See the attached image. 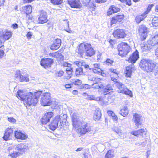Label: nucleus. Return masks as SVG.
Returning a JSON list of instances; mask_svg holds the SVG:
<instances>
[{"mask_svg": "<svg viewBox=\"0 0 158 158\" xmlns=\"http://www.w3.org/2000/svg\"><path fill=\"white\" fill-rule=\"evenodd\" d=\"M78 53L83 57L84 53L86 57H90L95 54V52L91 45L88 43L81 44L78 47Z\"/></svg>", "mask_w": 158, "mask_h": 158, "instance_id": "nucleus-1", "label": "nucleus"}, {"mask_svg": "<svg viewBox=\"0 0 158 158\" xmlns=\"http://www.w3.org/2000/svg\"><path fill=\"white\" fill-rule=\"evenodd\" d=\"M60 118V115H57L53 118L51 124L49 125V128L52 131H54L58 126H64L66 125V114H64Z\"/></svg>", "mask_w": 158, "mask_h": 158, "instance_id": "nucleus-2", "label": "nucleus"}, {"mask_svg": "<svg viewBox=\"0 0 158 158\" xmlns=\"http://www.w3.org/2000/svg\"><path fill=\"white\" fill-rule=\"evenodd\" d=\"M139 66L144 72L150 73L153 71L156 66V63L151 60L143 59L140 61Z\"/></svg>", "mask_w": 158, "mask_h": 158, "instance_id": "nucleus-3", "label": "nucleus"}, {"mask_svg": "<svg viewBox=\"0 0 158 158\" xmlns=\"http://www.w3.org/2000/svg\"><path fill=\"white\" fill-rule=\"evenodd\" d=\"M32 96V93L29 92L26 95H25L23 91L21 90H19L18 91L16 95L17 97L19 99L24 101V103L26 104L25 105H26V107L27 106H30L31 105V102L29 100L31 101V98Z\"/></svg>", "mask_w": 158, "mask_h": 158, "instance_id": "nucleus-4", "label": "nucleus"}, {"mask_svg": "<svg viewBox=\"0 0 158 158\" xmlns=\"http://www.w3.org/2000/svg\"><path fill=\"white\" fill-rule=\"evenodd\" d=\"M118 55L122 57L126 56L130 51L131 48L128 44L124 42L119 44L118 46Z\"/></svg>", "mask_w": 158, "mask_h": 158, "instance_id": "nucleus-5", "label": "nucleus"}, {"mask_svg": "<svg viewBox=\"0 0 158 158\" xmlns=\"http://www.w3.org/2000/svg\"><path fill=\"white\" fill-rule=\"evenodd\" d=\"M28 149V146L22 143L18 144L15 148V150L18 152L9 153L10 155L12 158H15L19 155L21 152L26 151Z\"/></svg>", "mask_w": 158, "mask_h": 158, "instance_id": "nucleus-6", "label": "nucleus"}, {"mask_svg": "<svg viewBox=\"0 0 158 158\" xmlns=\"http://www.w3.org/2000/svg\"><path fill=\"white\" fill-rule=\"evenodd\" d=\"M115 86L118 89L117 90L118 93L124 94L129 96L131 97L133 96L132 92L128 89L122 83L120 82H117L115 83Z\"/></svg>", "mask_w": 158, "mask_h": 158, "instance_id": "nucleus-7", "label": "nucleus"}, {"mask_svg": "<svg viewBox=\"0 0 158 158\" xmlns=\"http://www.w3.org/2000/svg\"><path fill=\"white\" fill-rule=\"evenodd\" d=\"M40 103L44 106H50L52 104L51 94L49 93L44 94L41 96Z\"/></svg>", "mask_w": 158, "mask_h": 158, "instance_id": "nucleus-8", "label": "nucleus"}, {"mask_svg": "<svg viewBox=\"0 0 158 158\" xmlns=\"http://www.w3.org/2000/svg\"><path fill=\"white\" fill-rule=\"evenodd\" d=\"M15 77L17 80H19L20 82H28L29 81L27 75L23 74L21 73L20 71L17 70L15 73Z\"/></svg>", "mask_w": 158, "mask_h": 158, "instance_id": "nucleus-9", "label": "nucleus"}, {"mask_svg": "<svg viewBox=\"0 0 158 158\" xmlns=\"http://www.w3.org/2000/svg\"><path fill=\"white\" fill-rule=\"evenodd\" d=\"M91 130V128L89 124L86 123L85 124H82L77 129L78 131L81 134H85L87 132H89Z\"/></svg>", "mask_w": 158, "mask_h": 158, "instance_id": "nucleus-10", "label": "nucleus"}, {"mask_svg": "<svg viewBox=\"0 0 158 158\" xmlns=\"http://www.w3.org/2000/svg\"><path fill=\"white\" fill-rule=\"evenodd\" d=\"M113 34L114 37L117 39L124 38L126 34L124 31L122 29H116L114 30Z\"/></svg>", "mask_w": 158, "mask_h": 158, "instance_id": "nucleus-11", "label": "nucleus"}, {"mask_svg": "<svg viewBox=\"0 0 158 158\" xmlns=\"http://www.w3.org/2000/svg\"><path fill=\"white\" fill-rule=\"evenodd\" d=\"M53 113L52 112H47L43 116L41 120L42 124H46L50 121V118L53 116Z\"/></svg>", "mask_w": 158, "mask_h": 158, "instance_id": "nucleus-12", "label": "nucleus"}, {"mask_svg": "<svg viewBox=\"0 0 158 158\" xmlns=\"http://www.w3.org/2000/svg\"><path fill=\"white\" fill-rule=\"evenodd\" d=\"M53 63V60L50 58L42 59L41 60L40 64L44 68L47 69L51 67Z\"/></svg>", "mask_w": 158, "mask_h": 158, "instance_id": "nucleus-13", "label": "nucleus"}, {"mask_svg": "<svg viewBox=\"0 0 158 158\" xmlns=\"http://www.w3.org/2000/svg\"><path fill=\"white\" fill-rule=\"evenodd\" d=\"M42 94V91H39L35 93L33 96L32 95L31 98V106H34L36 105L38 102V98ZM29 101H30V100Z\"/></svg>", "mask_w": 158, "mask_h": 158, "instance_id": "nucleus-14", "label": "nucleus"}, {"mask_svg": "<svg viewBox=\"0 0 158 158\" xmlns=\"http://www.w3.org/2000/svg\"><path fill=\"white\" fill-rule=\"evenodd\" d=\"M13 131V128H7L5 131L2 137L4 140L7 141L10 140L11 139Z\"/></svg>", "mask_w": 158, "mask_h": 158, "instance_id": "nucleus-15", "label": "nucleus"}, {"mask_svg": "<svg viewBox=\"0 0 158 158\" xmlns=\"http://www.w3.org/2000/svg\"><path fill=\"white\" fill-rule=\"evenodd\" d=\"M147 27L144 25H141L139 26L138 29V31L140 35L143 38L142 40H145L147 37Z\"/></svg>", "mask_w": 158, "mask_h": 158, "instance_id": "nucleus-16", "label": "nucleus"}, {"mask_svg": "<svg viewBox=\"0 0 158 158\" xmlns=\"http://www.w3.org/2000/svg\"><path fill=\"white\" fill-rule=\"evenodd\" d=\"M149 11L147 10L141 15H136L135 19V21L137 24H139L147 16V15Z\"/></svg>", "mask_w": 158, "mask_h": 158, "instance_id": "nucleus-17", "label": "nucleus"}, {"mask_svg": "<svg viewBox=\"0 0 158 158\" xmlns=\"http://www.w3.org/2000/svg\"><path fill=\"white\" fill-rule=\"evenodd\" d=\"M47 16V14L46 12L43 10L42 11L38 18L39 23H47L48 21Z\"/></svg>", "mask_w": 158, "mask_h": 158, "instance_id": "nucleus-18", "label": "nucleus"}, {"mask_svg": "<svg viewBox=\"0 0 158 158\" xmlns=\"http://www.w3.org/2000/svg\"><path fill=\"white\" fill-rule=\"evenodd\" d=\"M141 116L139 114H135L133 115V120L135 123V125L137 127H140L142 125V123L141 121Z\"/></svg>", "mask_w": 158, "mask_h": 158, "instance_id": "nucleus-19", "label": "nucleus"}, {"mask_svg": "<svg viewBox=\"0 0 158 158\" xmlns=\"http://www.w3.org/2000/svg\"><path fill=\"white\" fill-rule=\"evenodd\" d=\"M14 133L15 137L18 139L25 140L27 137V136L26 134L19 130L15 131Z\"/></svg>", "mask_w": 158, "mask_h": 158, "instance_id": "nucleus-20", "label": "nucleus"}, {"mask_svg": "<svg viewBox=\"0 0 158 158\" xmlns=\"http://www.w3.org/2000/svg\"><path fill=\"white\" fill-rule=\"evenodd\" d=\"M139 58V52L137 51H136L130 56L128 61L129 62L134 64L136 62Z\"/></svg>", "mask_w": 158, "mask_h": 158, "instance_id": "nucleus-21", "label": "nucleus"}, {"mask_svg": "<svg viewBox=\"0 0 158 158\" xmlns=\"http://www.w3.org/2000/svg\"><path fill=\"white\" fill-rule=\"evenodd\" d=\"M68 3L72 8H80L81 7L79 0H68Z\"/></svg>", "mask_w": 158, "mask_h": 158, "instance_id": "nucleus-22", "label": "nucleus"}, {"mask_svg": "<svg viewBox=\"0 0 158 158\" xmlns=\"http://www.w3.org/2000/svg\"><path fill=\"white\" fill-rule=\"evenodd\" d=\"M61 44V40L59 39H56L51 46L50 49L52 50H56L60 47Z\"/></svg>", "mask_w": 158, "mask_h": 158, "instance_id": "nucleus-23", "label": "nucleus"}, {"mask_svg": "<svg viewBox=\"0 0 158 158\" xmlns=\"http://www.w3.org/2000/svg\"><path fill=\"white\" fill-rule=\"evenodd\" d=\"M148 43L152 46L158 45V34H156L152 39L148 41Z\"/></svg>", "mask_w": 158, "mask_h": 158, "instance_id": "nucleus-24", "label": "nucleus"}, {"mask_svg": "<svg viewBox=\"0 0 158 158\" xmlns=\"http://www.w3.org/2000/svg\"><path fill=\"white\" fill-rule=\"evenodd\" d=\"M124 18V16L123 15H118L113 17L111 21V24L121 22Z\"/></svg>", "mask_w": 158, "mask_h": 158, "instance_id": "nucleus-25", "label": "nucleus"}, {"mask_svg": "<svg viewBox=\"0 0 158 158\" xmlns=\"http://www.w3.org/2000/svg\"><path fill=\"white\" fill-rule=\"evenodd\" d=\"M83 95L84 96H87V98L90 100L102 101L103 100V97L102 96L96 97L94 95H88L86 93H83Z\"/></svg>", "mask_w": 158, "mask_h": 158, "instance_id": "nucleus-26", "label": "nucleus"}, {"mask_svg": "<svg viewBox=\"0 0 158 158\" xmlns=\"http://www.w3.org/2000/svg\"><path fill=\"white\" fill-rule=\"evenodd\" d=\"M72 122L73 127L77 129L82 124V123L79 118H75L74 117L72 118Z\"/></svg>", "mask_w": 158, "mask_h": 158, "instance_id": "nucleus-27", "label": "nucleus"}, {"mask_svg": "<svg viewBox=\"0 0 158 158\" xmlns=\"http://www.w3.org/2000/svg\"><path fill=\"white\" fill-rule=\"evenodd\" d=\"M135 68L133 67V65H131L126 67V70L125 71L126 77H131L132 73L135 70Z\"/></svg>", "mask_w": 158, "mask_h": 158, "instance_id": "nucleus-28", "label": "nucleus"}, {"mask_svg": "<svg viewBox=\"0 0 158 158\" xmlns=\"http://www.w3.org/2000/svg\"><path fill=\"white\" fill-rule=\"evenodd\" d=\"M120 9L114 5L111 6L108 10L107 14L110 15L113 13H116L119 11Z\"/></svg>", "mask_w": 158, "mask_h": 158, "instance_id": "nucleus-29", "label": "nucleus"}, {"mask_svg": "<svg viewBox=\"0 0 158 158\" xmlns=\"http://www.w3.org/2000/svg\"><path fill=\"white\" fill-rule=\"evenodd\" d=\"M101 112L100 110L96 109L94 113L93 116L94 119L96 121L100 120L101 117Z\"/></svg>", "mask_w": 158, "mask_h": 158, "instance_id": "nucleus-30", "label": "nucleus"}, {"mask_svg": "<svg viewBox=\"0 0 158 158\" xmlns=\"http://www.w3.org/2000/svg\"><path fill=\"white\" fill-rule=\"evenodd\" d=\"M73 64L75 65L78 66H84V68L86 69H88L89 68L88 65L86 64L85 63L83 60L77 61L74 62Z\"/></svg>", "mask_w": 158, "mask_h": 158, "instance_id": "nucleus-31", "label": "nucleus"}, {"mask_svg": "<svg viewBox=\"0 0 158 158\" xmlns=\"http://www.w3.org/2000/svg\"><path fill=\"white\" fill-rule=\"evenodd\" d=\"M23 12L26 14L27 16L30 14L32 12V7L30 5H27L23 7Z\"/></svg>", "mask_w": 158, "mask_h": 158, "instance_id": "nucleus-32", "label": "nucleus"}, {"mask_svg": "<svg viewBox=\"0 0 158 158\" xmlns=\"http://www.w3.org/2000/svg\"><path fill=\"white\" fill-rule=\"evenodd\" d=\"M92 87L95 88L103 89L105 87V84L102 83H94L92 85Z\"/></svg>", "mask_w": 158, "mask_h": 158, "instance_id": "nucleus-33", "label": "nucleus"}, {"mask_svg": "<svg viewBox=\"0 0 158 158\" xmlns=\"http://www.w3.org/2000/svg\"><path fill=\"white\" fill-rule=\"evenodd\" d=\"M152 24L154 27H158V17H155L152 19Z\"/></svg>", "mask_w": 158, "mask_h": 158, "instance_id": "nucleus-34", "label": "nucleus"}, {"mask_svg": "<svg viewBox=\"0 0 158 158\" xmlns=\"http://www.w3.org/2000/svg\"><path fill=\"white\" fill-rule=\"evenodd\" d=\"M12 36V33L10 31H6L3 35V38L5 40H8Z\"/></svg>", "mask_w": 158, "mask_h": 158, "instance_id": "nucleus-35", "label": "nucleus"}, {"mask_svg": "<svg viewBox=\"0 0 158 158\" xmlns=\"http://www.w3.org/2000/svg\"><path fill=\"white\" fill-rule=\"evenodd\" d=\"M112 130L120 135L122 133V131L119 127H114L112 128Z\"/></svg>", "mask_w": 158, "mask_h": 158, "instance_id": "nucleus-36", "label": "nucleus"}, {"mask_svg": "<svg viewBox=\"0 0 158 158\" xmlns=\"http://www.w3.org/2000/svg\"><path fill=\"white\" fill-rule=\"evenodd\" d=\"M78 67V68H76L75 72V74L77 76L82 75L83 73L82 68L79 67V66Z\"/></svg>", "mask_w": 158, "mask_h": 158, "instance_id": "nucleus-37", "label": "nucleus"}, {"mask_svg": "<svg viewBox=\"0 0 158 158\" xmlns=\"http://www.w3.org/2000/svg\"><path fill=\"white\" fill-rule=\"evenodd\" d=\"M106 158H113L114 156V153L112 150L108 151L105 156Z\"/></svg>", "mask_w": 158, "mask_h": 158, "instance_id": "nucleus-38", "label": "nucleus"}, {"mask_svg": "<svg viewBox=\"0 0 158 158\" xmlns=\"http://www.w3.org/2000/svg\"><path fill=\"white\" fill-rule=\"evenodd\" d=\"M52 104L55 108L54 109H61L63 108V106L61 105L60 103L56 101L53 102Z\"/></svg>", "mask_w": 158, "mask_h": 158, "instance_id": "nucleus-39", "label": "nucleus"}, {"mask_svg": "<svg viewBox=\"0 0 158 158\" xmlns=\"http://www.w3.org/2000/svg\"><path fill=\"white\" fill-rule=\"evenodd\" d=\"M119 113L122 116L125 117L128 114V109H121Z\"/></svg>", "mask_w": 158, "mask_h": 158, "instance_id": "nucleus-40", "label": "nucleus"}, {"mask_svg": "<svg viewBox=\"0 0 158 158\" xmlns=\"http://www.w3.org/2000/svg\"><path fill=\"white\" fill-rule=\"evenodd\" d=\"M104 89L103 94L104 95L107 94V93H106V91L107 90L111 91L113 89L112 87L110 84H108L106 86L105 85V87Z\"/></svg>", "mask_w": 158, "mask_h": 158, "instance_id": "nucleus-41", "label": "nucleus"}, {"mask_svg": "<svg viewBox=\"0 0 158 158\" xmlns=\"http://www.w3.org/2000/svg\"><path fill=\"white\" fill-rule=\"evenodd\" d=\"M111 77L112 81L115 82V83L118 82V73L111 75Z\"/></svg>", "mask_w": 158, "mask_h": 158, "instance_id": "nucleus-42", "label": "nucleus"}, {"mask_svg": "<svg viewBox=\"0 0 158 158\" xmlns=\"http://www.w3.org/2000/svg\"><path fill=\"white\" fill-rule=\"evenodd\" d=\"M114 62V61L110 59H107L106 61L104 62V65H111Z\"/></svg>", "mask_w": 158, "mask_h": 158, "instance_id": "nucleus-43", "label": "nucleus"}, {"mask_svg": "<svg viewBox=\"0 0 158 158\" xmlns=\"http://www.w3.org/2000/svg\"><path fill=\"white\" fill-rule=\"evenodd\" d=\"M141 49L142 51L144 52L149 50V48L147 44H142L141 45Z\"/></svg>", "mask_w": 158, "mask_h": 158, "instance_id": "nucleus-44", "label": "nucleus"}, {"mask_svg": "<svg viewBox=\"0 0 158 158\" xmlns=\"http://www.w3.org/2000/svg\"><path fill=\"white\" fill-rule=\"evenodd\" d=\"M139 130H138L134 131L131 132V134L134 136L139 137L140 136V134H139Z\"/></svg>", "mask_w": 158, "mask_h": 158, "instance_id": "nucleus-45", "label": "nucleus"}, {"mask_svg": "<svg viewBox=\"0 0 158 158\" xmlns=\"http://www.w3.org/2000/svg\"><path fill=\"white\" fill-rule=\"evenodd\" d=\"M139 134H140V136H144L146 133V130L145 128H142L139 130Z\"/></svg>", "mask_w": 158, "mask_h": 158, "instance_id": "nucleus-46", "label": "nucleus"}, {"mask_svg": "<svg viewBox=\"0 0 158 158\" xmlns=\"http://www.w3.org/2000/svg\"><path fill=\"white\" fill-rule=\"evenodd\" d=\"M51 3L54 4H60L62 3L63 0H50Z\"/></svg>", "mask_w": 158, "mask_h": 158, "instance_id": "nucleus-47", "label": "nucleus"}, {"mask_svg": "<svg viewBox=\"0 0 158 158\" xmlns=\"http://www.w3.org/2000/svg\"><path fill=\"white\" fill-rule=\"evenodd\" d=\"M93 71L95 73L100 74L102 73L103 71L100 68H98L94 69H93Z\"/></svg>", "mask_w": 158, "mask_h": 158, "instance_id": "nucleus-48", "label": "nucleus"}, {"mask_svg": "<svg viewBox=\"0 0 158 158\" xmlns=\"http://www.w3.org/2000/svg\"><path fill=\"white\" fill-rule=\"evenodd\" d=\"M66 71L67 72V73L70 75L71 74L73 71V69L71 67H68L66 69Z\"/></svg>", "mask_w": 158, "mask_h": 158, "instance_id": "nucleus-49", "label": "nucleus"}, {"mask_svg": "<svg viewBox=\"0 0 158 158\" xmlns=\"http://www.w3.org/2000/svg\"><path fill=\"white\" fill-rule=\"evenodd\" d=\"M8 120L10 122L13 123H15L16 120L13 117H9L8 118Z\"/></svg>", "mask_w": 158, "mask_h": 158, "instance_id": "nucleus-50", "label": "nucleus"}, {"mask_svg": "<svg viewBox=\"0 0 158 158\" xmlns=\"http://www.w3.org/2000/svg\"><path fill=\"white\" fill-rule=\"evenodd\" d=\"M88 79L89 80L94 81L95 79V77L93 75H89L88 77Z\"/></svg>", "mask_w": 158, "mask_h": 158, "instance_id": "nucleus-51", "label": "nucleus"}, {"mask_svg": "<svg viewBox=\"0 0 158 158\" xmlns=\"http://www.w3.org/2000/svg\"><path fill=\"white\" fill-rule=\"evenodd\" d=\"M109 71L113 73V74L118 73L116 69H109Z\"/></svg>", "mask_w": 158, "mask_h": 158, "instance_id": "nucleus-52", "label": "nucleus"}, {"mask_svg": "<svg viewBox=\"0 0 158 158\" xmlns=\"http://www.w3.org/2000/svg\"><path fill=\"white\" fill-rule=\"evenodd\" d=\"M81 81L79 80H77L74 82V84L75 85H80L81 84Z\"/></svg>", "mask_w": 158, "mask_h": 158, "instance_id": "nucleus-53", "label": "nucleus"}, {"mask_svg": "<svg viewBox=\"0 0 158 158\" xmlns=\"http://www.w3.org/2000/svg\"><path fill=\"white\" fill-rule=\"evenodd\" d=\"M91 0H82V2L83 4H85V6H86L88 4Z\"/></svg>", "mask_w": 158, "mask_h": 158, "instance_id": "nucleus-54", "label": "nucleus"}, {"mask_svg": "<svg viewBox=\"0 0 158 158\" xmlns=\"http://www.w3.org/2000/svg\"><path fill=\"white\" fill-rule=\"evenodd\" d=\"M64 67H71V64L68 62H64L62 64Z\"/></svg>", "mask_w": 158, "mask_h": 158, "instance_id": "nucleus-55", "label": "nucleus"}, {"mask_svg": "<svg viewBox=\"0 0 158 158\" xmlns=\"http://www.w3.org/2000/svg\"><path fill=\"white\" fill-rule=\"evenodd\" d=\"M32 35V33L30 31L28 32L27 34V37L28 38H31Z\"/></svg>", "mask_w": 158, "mask_h": 158, "instance_id": "nucleus-56", "label": "nucleus"}, {"mask_svg": "<svg viewBox=\"0 0 158 158\" xmlns=\"http://www.w3.org/2000/svg\"><path fill=\"white\" fill-rule=\"evenodd\" d=\"M107 0H95L96 2L98 3H101L106 2Z\"/></svg>", "mask_w": 158, "mask_h": 158, "instance_id": "nucleus-57", "label": "nucleus"}, {"mask_svg": "<svg viewBox=\"0 0 158 158\" xmlns=\"http://www.w3.org/2000/svg\"><path fill=\"white\" fill-rule=\"evenodd\" d=\"M101 81V79L100 78L95 77V81H94V82L95 83H101V82H100Z\"/></svg>", "mask_w": 158, "mask_h": 158, "instance_id": "nucleus-58", "label": "nucleus"}, {"mask_svg": "<svg viewBox=\"0 0 158 158\" xmlns=\"http://www.w3.org/2000/svg\"><path fill=\"white\" fill-rule=\"evenodd\" d=\"M4 54V51L3 50H0V59L3 56Z\"/></svg>", "mask_w": 158, "mask_h": 158, "instance_id": "nucleus-59", "label": "nucleus"}, {"mask_svg": "<svg viewBox=\"0 0 158 158\" xmlns=\"http://www.w3.org/2000/svg\"><path fill=\"white\" fill-rule=\"evenodd\" d=\"M64 74V72L62 71H60L58 73L57 76L58 77H60L62 76Z\"/></svg>", "mask_w": 158, "mask_h": 158, "instance_id": "nucleus-60", "label": "nucleus"}, {"mask_svg": "<svg viewBox=\"0 0 158 158\" xmlns=\"http://www.w3.org/2000/svg\"><path fill=\"white\" fill-rule=\"evenodd\" d=\"M112 119L114 122L116 123L117 122L118 118L116 115L112 117Z\"/></svg>", "mask_w": 158, "mask_h": 158, "instance_id": "nucleus-61", "label": "nucleus"}, {"mask_svg": "<svg viewBox=\"0 0 158 158\" xmlns=\"http://www.w3.org/2000/svg\"><path fill=\"white\" fill-rule=\"evenodd\" d=\"M125 2H126V3L127 5L128 6H130L131 5V0H126L125 1Z\"/></svg>", "mask_w": 158, "mask_h": 158, "instance_id": "nucleus-62", "label": "nucleus"}, {"mask_svg": "<svg viewBox=\"0 0 158 158\" xmlns=\"http://www.w3.org/2000/svg\"><path fill=\"white\" fill-rule=\"evenodd\" d=\"M12 27L14 29H16L18 27V25L17 23H14L12 25Z\"/></svg>", "mask_w": 158, "mask_h": 158, "instance_id": "nucleus-63", "label": "nucleus"}, {"mask_svg": "<svg viewBox=\"0 0 158 158\" xmlns=\"http://www.w3.org/2000/svg\"><path fill=\"white\" fill-rule=\"evenodd\" d=\"M94 69L98 68L100 67V64H94Z\"/></svg>", "mask_w": 158, "mask_h": 158, "instance_id": "nucleus-64", "label": "nucleus"}]
</instances>
